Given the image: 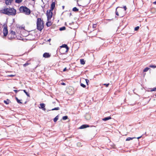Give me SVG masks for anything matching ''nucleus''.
<instances>
[{
  "mask_svg": "<svg viewBox=\"0 0 156 156\" xmlns=\"http://www.w3.org/2000/svg\"><path fill=\"white\" fill-rule=\"evenodd\" d=\"M16 10L13 8H5L0 10V13L9 16H14L16 14Z\"/></svg>",
  "mask_w": 156,
  "mask_h": 156,
  "instance_id": "1",
  "label": "nucleus"
},
{
  "mask_svg": "<svg viewBox=\"0 0 156 156\" xmlns=\"http://www.w3.org/2000/svg\"><path fill=\"white\" fill-rule=\"evenodd\" d=\"M19 10L20 12L27 15H29L31 12L30 10L26 6H20L19 9Z\"/></svg>",
  "mask_w": 156,
  "mask_h": 156,
  "instance_id": "2",
  "label": "nucleus"
},
{
  "mask_svg": "<svg viewBox=\"0 0 156 156\" xmlns=\"http://www.w3.org/2000/svg\"><path fill=\"white\" fill-rule=\"evenodd\" d=\"M37 29L40 31H41L43 28V21L41 18H38L37 19Z\"/></svg>",
  "mask_w": 156,
  "mask_h": 156,
  "instance_id": "3",
  "label": "nucleus"
},
{
  "mask_svg": "<svg viewBox=\"0 0 156 156\" xmlns=\"http://www.w3.org/2000/svg\"><path fill=\"white\" fill-rule=\"evenodd\" d=\"M52 11L50 9L47 11L46 15L48 20H50L52 17L53 13L51 12Z\"/></svg>",
  "mask_w": 156,
  "mask_h": 156,
  "instance_id": "4",
  "label": "nucleus"
},
{
  "mask_svg": "<svg viewBox=\"0 0 156 156\" xmlns=\"http://www.w3.org/2000/svg\"><path fill=\"white\" fill-rule=\"evenodd\" d=\"M15 32L14 31H11L8 35V37L9 38H13L15 37Z\"/></svg>",
  "mask_w": 156,
  "mask_h": 156,
  "instance_id": "5",
  "label": "nucleus"
},
{
  "mask_svg": "<svg viewBox=\"0 0 156 156\" xmlns=\"http://www.w3.org/2000/svg\"><path fill=\"white\" fill-rule=\"evenodd\" d=\"M122 8H120L119 7H117L116 8L115 13L116 15L118 16H119V12L122 11Z\"/></svg>",
  "mask_w": 156,
  "mask_h": 156,
  "instance_id": "6",
  "label": "nucleus"
},
{
  "mask_svg": "<svg viewBox=\"0 0 156 156\" xmlns=\"http://www.w3.org/2000/svg\"><path fill=\"white\" fill-rule=\"evenodd\" d=\"M8 29L7 27H4L3 30V33L4 36H6L8 34Z\"/></svg>",
  "mask_w": 156,
  "mask_h": 156,
  "instance_id": "7",
  "label": "nucleus"
},
{
  "mask_svg": "<svg viewBox=\"0 0 156 156\" xmlns=\"http://www.w3.org/2000/svg\"><path fill=\"white\" fill-rule=\"evenodd\" d=\"M51 55L49 53L45 52L43 55V57L45 58H48L50 57Z\"/></svg>",
  "mask_w": 156,
  "mask_h": 156,
  "instance_id": "8",
  "label": "nucleus"
},
{
  "mask_svg": "<svg viewBox=\"0 0 156 156\" xmlns=\"http://www.w3.org/2000/svg\"><path fill=\"white\" fill-rule=\"evenodd\" d=\"M61 48H64L66 49V52H67L69 49V48L67 44H62V46H61Z\"/></svg>",
  "mask_w": 156,
  "mask_h": 156,
  "instance_id": "9",
  "label": "nucleus"
},
{
  "mask_svg": "<svg viewBox=\"0 0 156 156\" xmlns=\"http://www.w3.org/2000/svg\"><path fill=\"white\" fill-rule=\"evenodd\" d=\"M13 0H5V4L7 5H10Z\"/></svg>",
  "mask_w": 156,
  "mask_h": 156,
  "instance_id": "10",
  "label": "nucleus"
},
{
  "mask_svg": "<svg viewBox=\"0 0 156 156\" xmlns=\"http://www.w3.org/2000/svg\"><path fill=\"white\" fill-rule=\"evenodd\" d=\"M55 6V2H53L51 5L50 10H53V9H54Z\"/></svg>",
  "mask_w": 156,
  "mask_h": 156,
  "instance_id": "11",
  "label": "nucleus"
},
{
  "mask_svg": "<svg viewBox=\"0 0 156 156\" xmlns=\"http://www.w3.org/2000/svg\"><path fill=\"white\" fill-rule=\"evenodd\" d=\"M41 108H42L43 110L45 111L46 108H45V105L44 103H41L40 104Z\"/></svg>",
  "mask_w": 156,
  "mask_h": 156,
  "instance_id": "12",
  "label": "nucleus"
},
{
  "mask_svg": "<svg viewBox=\"0 0 156 156\" xmlns=\"http://www.w3.org/2000/svg\"><path fill=\"white\" fill-rule=\"evenodd\" d=\"M89 127V126L88 125L84 124L82 125L80 127V129H83Z\"/></svg>",
  "mask_w": 156,
  "mask_h": 156,
  "instance_id": "13",
  "label": "nucleus"
},
{
  "mask_svg": "<svg viewBox=\"0 0 156 156\" xmlns=\"http://www.w3.org/2000/svg\"><path fill=\"white\" fill-rule=\"evenodd\" d=\"M111 119L112 118L110 116H108L107 117H105L102 120L104 121H106L110 119Z\"/></svg>",
  "mask_w": 156,
  "mask_h": 156,
  "instance_id": "14",
  "label": "nucleus"
},
{
  "mask_svg": "<svg viewBox=\"0 0 156 156\" xmlns=\"http://www.w3.org/2000/svg\"><path fill=\"white\" fill-rule=\"evenodd\" d=\"M11 102L10 100L8 99H7L6 100H4V102L6 105H8Z\"/></svg>",
  "mask_w": 156,
  "mask_h": 156,
  "instance_id": "15",
  "label": "nucleus"
},
{
  "mask_svg": "<svg viewBox=\"0 0 156 156\" xmlns=\"http://www.w3.org/2000/svg\"><path fill=\"white\" fill-rule=\"evenodd\" d=\"M80 63L81 64L84 65L85 64V61L83 59H81L80 60Z\"/></svg>",
  "mask_w": 156,
  "mask_h": 156,
  "instance_id": "16",
  "label": "nucleus"
},
{
  "mask_svg": "<svg viewBox=\"0 0 156 156\" xmlns=\"http://www.w3.org/2000/svg\"><path fill=\"white\" fill-rule=\"evenodd\" d=\"M58 115L54 119V122H56L57 120L58 119Z\"/></svg>",
  "mask_w": 156,
  "mask_h": 156,
  "instance_id": "17",
  "label": "nucleus"
},
{
  "mask_svg": "<svg viewBox=\"0 0 156 156\" xmlns=\"http://www.w3.org/2000/svg\"><path fill=\"white\" fill-rule=\"evenodd\" d=\"M79 10V9L76 7H74L73 9V11L74 12H77Z\"/></svg>",
  "mask_w": 156,
  "mask_h": 156,
  "instance_id": "18",
  "label": "nucleus"
},
{
  "mask_svg": "<svg viewBox=\"0 0 156 156\" xmlns=\"http://www.w3.org/2000/svg\"><path fill=\"white\" fill-rule=\"evenodd\" d=\"M51 24V22H48L46 23V25L47 27L50 26Z\"/></svg>",
  "mask_w": 156,
  "mask_h": 156,
  "instance_id": "19",
  "label": "nucleus"
},
{
  "mask_svg": "<svg viewBox=\"0 0 156 156\" xmlns=\"http://www.w3.org/2000/svg\"><path fill=\"white\" fill-rule=\"evenodd\" d=\"M150 69V68L148 67L145 68L143 70L144 72H146L148 71L149 69Z\"/></svg>",
  "mask_w": 156,
  "mask_h": 156,
  "instance_id": "20",
  "label": "nucleus"
},
{
  "mask_svg": "<svg viewBox=\"0 0 156 156\" xmlns=\"http://www.w3.org/2000/svg\"><path fill=\"white\" fill-rule=\"evenodd\" d=\"M23 92L26 94V95L28 97H30V94H28L26 91V90H23Z\"/></svg>",
  "mask_w": 156,
  "mask_h": 156,
  "instance_id": "21",
  "label": "nucleus"
},
{
  "mask_svg": "<svg viewBox=\"0 0 156 156\" xmlns=\"http://www.w3.org/2000/svg\"><path fill=\"white\" fill-rule=\"evenodd\" d=\"M66 29V27H61L59 29V30L60 31Z\"/></svg>",
  "mask_w": 156,
  "mask_h": 156,
  "instance_id": "22",
  "label": "nucleus"
},
{
  "mask_svg": "<svg viewBox=\"0 0 156 156\" xmlns=\"http://www.w3.org/2000/svg\"><path fill=\"white\" fill-rule=\"evenodd\" d=\"M59 109H60L58 107H57L55 108H54L52 109L51 110H52V111L55 110H59Z\"/></svg>",
  "mask_w": 156,
  "mask_h": 156,
  "instance_id": "23",
  "label": "nucleus"
},
{
  "mask_svg": "<svg viewBox=\"0 0 156 156\" xmlns=\"http://www.w3.org/2000/svg\"><path fill=\"white\" fill-rule=\"evenodd\" d=\"M23 0H16L15 2L16 3H20L22 2Z\"/></svg>",
  "mask_w": 156,
  "mask_h": 156,
  "instance_id": "24",
  "label": "nucleus"
},
{
  "mask_svg": "<svg viewBox=\"0 0 156 156\" xmlns=\"http://www.w3.org/2000/svg\"><path fill=\"white\" fill-rule=\"evenodd\" d=\"M134 137L131 138V137H128L126 138V141H129L130 140H132L134 138Z\"/></svg>",
  "mask_w": 156,
  "mask_h": 156,
  "instance_id": "25",
  "label": "nucleus"
},
{
  "mask_svg": "<svg viewBox=\"0 0 156 156\" xmlns=\"http://www.w3.org/2000/svg\"><path fill=\"white\" fill-rule=\"evenodd\" d=\"M68 118V117L67 116H65L63 117H62V119L63 120H66V119H67Z\"/></svg>",
  "mask_w": 156,
  "mask_h": 156,
  "instance_id": "26",
  "label": "nucleus"
},
{
  "mask_svg": "<svg viewBox=\"0 0 156 156\" xmlns=\"http://www.w3.org/2000/svg\"><path fill=\"white\" fill-rule=\"evenodd\" d=\"M149 67L151 68H156V66L155 65H150L149 66Z\"/></svg>",
  "mask_w": 156,
  "mask_h": 156,
  "instance_id": "27",
  "label": "nucleus"
},
{
  "mask_svg": "<svg viewBox=\"0 0 156 156\" xmlns=\"http://www.w3.org/2000/svg\"><path fill=\"white\" fill-rule=\"evenodd\" d=\"M139 27L137 26L135 28L134 30L135 31H137L139 29Z\"/></svg>",
  "mask_w": 156,
  "mask_h": 156,
  "instance_id": "28",
  "label": "nucleus"
},
{
  "mask_svg": "<svg viewBox=\"0 0 156 156\" xmlns=\"http://www.w3.org/2000/svg\"><path fill=\"white\" fill-rule=\"evenodd\" d=\"M29 63L27 62V63H26L24 64L23 65V66L24 67H26L28 65H29Z\"/></svg>",
  "mask_w": 156,
  "mask_h": 156,
  "instance_id": "29",
  "label": "nucleus"
},
{
  "mask_svg": "<svg viewBox=\"0 0 156 156\" xmlns=\"http://www.w3.org/2000/svg\"><path fill=\"white\" fill-rule=\"evenodd\" d=\"M80 86H81V87H83V88H85V87H86V86H85V85L84 84H83V83H81V84H80Z\"/></svg>",
  "mask_w": 156,
  "mask_h": 156,
  "instance_id": "30",
  "label": "nucleus"
},
{
  "mask_svg": "<svg viewBox=\"0 0 156 156\" xmlns=\"http://www.w3.org/2000/svg\"><path fill=\"white\" fill-rule=\"evenodd\" d=\"M17 103L19 104H22V103L20 101V100H19V99H17L16 101Z\"/></svg>",
  "mask_w": 156,
  "mask_h": 156,
  "instance_id": "31",
  "label": "nucleus"
},
{
  "mask_svg": "<svg viewBox=\"0 0 156 156\" xmlns=\"http://www.w3.org/2000/svg\"><path fill=\"white\" fill-rule=\"evenodd\" d=\"M155 90H156V87L155 88H153L151 90V91H153Z\"/></svg>",
  "mask_w": 156,
  "mask_h": 156,
  "instance_id": "32",
  "label": "nucleus"
},
{
  "mask_svg": "<svg viewBox=\"0 0 156 156\" xmlns=\"http://www.w3.org/2000/svg\"><path fill=\"white\" fill-rule=\"evenodd\" d=\"M97 26V24H94L93 25V28H96Z\"/></svg>",
  "mask_w": 156,
  "mask_h": 156,
  "instance_id": "33",
  "label": "nucleus"
},
{
  "mask_svg": "<svg viewBox=\"0 0 156 156\" xmlns=\"http://www.w3.org/2000/svg\"><path fill=\"white\" fill-rule=\"evenodd\" d=\"M85 80H86V83L88 85V82H89V80H88V79H86Z\"/></svg>",
  "mask_w": 156,
  "mask_h": 156,
  "instance_id": "34",
  "label": "nucleus"
},
{
  "mask_svg": "<svg viewBox=\"0 0 156 156\" xmlns=\"http://www.w3.org/2000/svg\"><path fill=\"white\" fill-rule=\"evenodd\" d=\"M109 83H108V84L105 83L104 84V85L106 86V87H108V86H109Z\"/></svg>",
  "mask_w": 156,
  "mask_h": 156,
  "instance_id": "35",
  "label": "nucleus"
},
{
  "mask_svg": "<svg viewBox=\"0 0 156 156\" xmlns=\"http://www.w3.org/2000/svg\"><path fill=\"white\" fill-rule=\"evenodd\" d=\"M122 8L124 9V11H125L127 9V8L126 6H123V7Z\"/></svg>",
  "mask_w": 156,
  "mask_h": 156,
  "instance_id": "36",
  "label": "nucleus"
},
{
  "mask_svg": "<svg viewBox=\"0 0 156 156\" xmlns=\"http://www.w3.org/2000/svg\"><path fill=\"white\" fill-rule=\"evenodd\" d=\"M20 90H13V91H14V92H15L16 93H17V92L18 91H20Z\"/></svg>",
  "mask_w": 156,
  "mask_h": 156,
  "instance_id": "37",
  "label": "nucleus"
},
{
  "mask_svg": "<svg viewBox=\"0 0 156 156\" xmlns=\"http://www.w3.org/2000/svg\"><path fill=\"white\" fill-rule=\"evenodd\" d=\"M8 76H9V77H13V76H14V75H8Z\"/></svg>",
  "mask_w": 156,
  "mask_h": 156,
  "instance_id": "38",
  "label": "nucleus"
},
{
  "mask_svg": "<svg viewBox=\"0 0 156 156\" xmlns=\"http://www.w3.org/2000/svg\"><path fill=\"white\" fill-rule=\"evenodd\" d=\"M61 84L62 85H66V83H64L62 82V83H61Z\"/></svg>",
  "mask_w": 156,
  "mask_h": 156,
  "instance_id": "39",
  "label": "nucleus"
},
{
  "mask_svg": "<svg viewBox=\"0 0 156 156\" xmlns=\"http://www.w3.org/2000/svg\"><path fill=\"white\" fill-rule=\"evenodd\" d=\"M66 70V68L65 67L63 70V71L65 72V71Z\"/></svg>",
  "mask_w": 156,
  "mask_h": 156,
  "instance_id": "40",
  "label": "nucleus"
},
{
  "mask_svg": "<svg viewBox=\"0 0 156 156\" xmlns=\"http://www.w3.org/2000/svg\"><path fill=\"white\" fill-rule=\"evenodd\" d=\"M153 4L154 5H156V1L155 2H153Z\"/></svg>",
  "mask_w": 156,
  "mask_h": 156,
  "instance_id": "41",
  "label": "nucleus"
},
{
  "mask_svg": "<svg viewBox=\"0 0 156 156\" xmlns=\"http://www.w3.org/2000/svg\"><path fill=\"white\" fill-rule=\"evenodd\" d=\"M51 40V39L50 38L48 40V41L50 42Z\"/></svg>",
  "mask_w": 156,
  "mask_h": 156,
  "instance_id": "42",
  "label": "nucleus"
},
{
  "mask_svg": "<svg viewBox=\"0 0 156 156\" xmlns=\"http://www.w3.org/2000/svg\"><path fill=\"white\" fill-rule=\"evenodd\" d=\"M142 136H141L140 137H139L137 138L138 139H140L141 137Z\"/></svg>",
  "mask_w": 156,
  "mask_h": 156,
  "instance_id": "43",
  "label": "nucleus"
},
{
  "mask_svg": "<svg viewBox=\"0 0 156 156\" xmlns=\"http://www.w3.org/2000/svg\"><path fill=\"white\" fill-rule=\"evenodd\" d=\"M16 101L17 100V99H18V98H17V97H16Z\"/></svg>",
  "mask_w": 156,
  "mask_h": 156,
  "instance_id": "44",
  "label": "nucleus"
},
{
  "mask_svg": "<svg viewBox=\"0 0 156 156\" xmlns=\"http://www.w3.org/2000/svg\"><path fill=\"white\" fill-rule=\"evenodd\" d=\"M62 9H64V6H62Z\"/></svg>",
  "mask_w": 156,
  "mask_h": 156,
  "instance_id": "45",
  "label": "nucleus"
},
{
  "mask_svg": "<svg viewBox=\"0 0 156 156\" xmlns=\"http://www.w3.org/2000/svg\"><path fill=\"white\" fill-rule=\"evenodd\" d=\"M14 88H16L15 87H13Z\"/></svg>",
  "mask_w": 156,
  "mask_h": 156,
  "instance_id": "46",
  "label": "nucleus"
},
{
  "mask_svg": "<svg viewBox=\"0 0 156 156\" xmlns=\"http://www.w3.org/2000/svg\"><path fill=\"white\" fill-rule=\"evenodd\" d=\"M155 95V96L156 97V94Z\"/></svg>",
  "mask_w": 156,
  "mask_h": 156,
  "instance_id": "47",
  "label": "nucleus"
}]
</instances>
